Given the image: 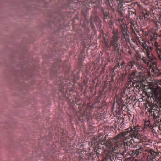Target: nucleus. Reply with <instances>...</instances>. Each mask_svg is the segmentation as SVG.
I'll return each instance as SVG.
<instances>
[{
    "label": "nucleus",
    "mask_w": 161,
    "mask_h": 161,
    "mask_svg": "<svg viewBox=\"0 0 161 161\" xmlns=\"http://www.w3.org/2000/svg\"><path fill=\"white\" fill-rule=\"evenodd\" d=\"M138 128L135 127L130 129V133L128 136H126V132H123L114 137V141L111 139L106 140L105 139L100 140L99 145L103 148L106 153V155L102 161H114L117 159H119L117 156L119 153L126 152L128 146L133 142L140 143L141 141H144L146 137L143 135L141 134L138 130Z\"/></svg>",
    "instance_id": "nucleus-1"
},
{
    "label": "nucleus",
    "mask_w": 161,
    "mask_h": 161,
    "mask_svg": "<svg viewBox=\"0 0 161 161\" xmlns=\"http://www.w3.org/2000/svg\"><path fill=\"white\" fill-rule=\"evenodd\" d=\"M141 44L146 55L142 58V60L147 65L149 71L153 73L155 76L161 77V70L157 69L156 58L152 53L153 47H148L144 42H142Z\"/></svg>",
    "instance_id": "nucleus-2"
},
{
    "label": "nucleus",
    "mask_w": 161,
    "mask_h": 161,
    "mask_svg": "<svg viewBox=\"0 0 161 161\" xmlns=\"http://www.w3.org/2000/svg\"><path fill=\"white\" fill-rule=\"evenodd\" d=\"M112 36L109 40L110 46L112 51L115 53L117 55L120 53L119 48L120 46V36L118 29L114 28L112 31Z\"/></svg>",
    "instance_id": "nucleus-3"
},
{
    "label": "nucleus",
    "mask_w": 161,
    "mask_h": 161,
    "mask_svg": "<svg viewBox=\"0 0 161 161\" xmlns=\"http://www.w3.org/2000/svg\"><path fill=\"white\" fill-rule=\"evenodd\" d=\"M152 93H151L148 97L150 99H152L153 102L161 104V84L158 83L155 85L152 90ZM148 106L152 107L154 105V103H152V100L151 103L148 102Z\"/></svg>",
    "instance_id": "nucleus-4"
},
{
    "label": "nucleus",
    "mask_w": 161,
    "mask_h": 161,
    "mask_svg": "<svg viewBox=\"0 0 161 161\" xmlns=\"http://www.w3.org/2000/svg\"><path fill=\"white\" fill-rule=\"evenodd\" d=\"M158 154L155 152L153 149H150L148 153V154L147 157V160L146 161H156L158 158ZM114 161H144L143 160L141 159H137L135 157L128 158L125 161H122L121 159H116Z\"/></svg>",
    "instance_id": "nucleus-5"
},
{
    "label": "nucleus",
    "mask_w": 161,
    "mask_h": 161,
    "mask_svg": "<svg viewBox=\"0 0 161 161\" xmlns=\"http://www.w3.org/2000/svg\"><path fill=\"white\" fill-rule=\"evenodd\" d=\"M136 67L138 70H140L142 72H145V67L143 64L142 62L141 61H135L134 60L128 62L126 65V71L128 72L130 70H135V68Z\"/></svg>",
    "instance_id": "nucleus-6"
},
{
    "label": "nucleus",
    "mask_w": 161,
    "mask_h": 161,
    "mask_svg": "<svg viewBox=\"0 0 161 161\" xmlns=\"http://www.w3.org/2000/svg\"><path fill=\"white\" fill-rule=\"evenodd\" d=\"M117 21L119 24L121 38L127 40L129 38L130 33L127 30V25L125 23V19L121 17L118 19Z\"/></svg>",
    "instance_id": "nucleus-7"
},
{
    "label": "nucleus",
    "mask_w": 161,
    "mask_h": 161,
    "mask_svg": "<svg viewBox=\"0 0 161 161\" xmlns=\"http://www.w3.org/2000/svg\"><path fill=\"white\" fill-rule=\"evenodd\" d=\"M151 115H153V120L154 122L153 125L158 126L161 125V119H159V112L158 110H155L153 108L149 111Z\"/></svg>",
    "instance_id": "nucleus-8"
},
{
    "label": "nucleus",
    "mask_w": 161,
    "mask_h": 161,
    "mask_svg": "<svg viewBox=\"0 0 161 161\" xmlns=\"http://www.w3.org/2000/svg\"><path fill=\"white\" fill-rule=\"evenodd\" d=\"M68 83H62L60 85L59 90L60 91L62 92L64 96H65V95L68 93V91L72 92V89L70 87H68L69 85Z\"/></svg>",
    "instance_id": "nucleus-9"
},
{
    "label": "nucleus",
    "mask_w": 161,
    "mask_h": 161,
    "mask_svg": "<svg viewBox=\"0 0 161 161\" xmlns=\"http://www.w3.org/2000/svg\"><path fill=\"white\" fill-rule=\"evenodd\" d=\"M152 44V46H150L149 47H153V49L155 50L158 58L161 60V46L155 40L153 41Z\"/></svg>",
    "instance_id": "nucleus-10"
},
{
    "label": "nucleus",
    "mask_w": 161,
    "mask_h": 161,
    "mask_svg": "<svg viewBox=\"0 0 161 161\" xmlns=\"http://www.w3.org/2000/svg\"><path fill=\"white\" fill-rule=\"evenodd\" d=\"M127 80L128 82L126 85L127 86V87L129 89L130 92L134 91L135 87L137 89L139 88V86L137 85V82L132 81L129 78H127Z\"/></svg>",
    "instance_id": "nucleus-11"
},
{
    "label": "nucleus",
    "mask_w": 161,
    "mask_h": 161,
    "mask_svg": "<svg viewBox=\"0 0 161 161\" xmlns=\"http://www.w3.org/2000/svg\"><path fill=\"white\" fill-rule=\"evenodd\" d=\"M135 70H130V71L127 72L126 71V67H125V73H122L121 75V76L120 78L119 79V80L121 81L122 82H125L126 80V78H127V74H129V75H130V76H134L135 75Z\"/></svg>",
    "instance_id": "nucleus-12"
},
{
    "label": "nucleus",
    "mask_w": 161,
    "mask_h": 161,
    "mask_svg": "<svg viewBox=\"0 0 161 161\" xmlns=\"http://www.w3.org/2000/svg\"><path fill=\"white\" fill-rule=\"evenodd\" d=\"M129 91V89L127 87L126 85V88H124L123 89H121L120 91V95L121 96V98H125L126 99L128 95L129 94L128 92Z\"/></svg>",
    "instance_id": "nucleus-13"
},
{
    "label": "nucleus",
    "mask_w": 161,
    "mask_h": 161,
    "mask_svg": "<svg viewBox=\"0 0 161 161\" xmlns=\"http://www.w3.org/2000/svg\"><path fill=\"white\" fill-rule=\"evenodd\" d=\"M130 29L131 30L132 33H135V32H137V24L136 22H131L130 23Z\"/></svg>",
    "instance_id": "nucleus-14"
},
{
    "label": "nucleus",
    "mask_w": 161,
    "mask_h": 161,
    "mask_svg": "<svg viewBox=\"0 0 161 161\" xmlns=\"http://www.w3.org/2000/svg\"><path fill=\"white\" fill-rule=\"evenodd\" d=\"M87 2H88V4H86L85 5V7H86L87 10H86L85 12H84L83 13V14L84 16L86 17L87 14V10H88L89 9H90V8H88V7H91L92 5V3H93V0H86Z\"/></svg>",
    "instance_id": "nucleus-15"
},
{
    "label": "nucleus",
    "mask_w": 161,
    "mask_h": 161,
    "mask_svg": "<svg viewBox=\"0 0 161 161\" xmlns=\"http://www.w3.org/2000/svg\"><path fill=\"white\" fill-rule=\"evenodd\" d=\"M85 111H82L81 110L79 112H78L77 113H76V116L78 117V119L79 120L81 119V118L83 116H86V115L85 114Z\"/></svg>",
    "instance_id": "nucleus-16"
},
{
    "label": "nucleus",
    "mask_w": 161,
    "mask_h": 161,
    "mask_svg": "<svg viewBox=\"0 0 161 161\" xmlns=\"http://www.w3.org/2000/svg\"><path fill=\"white\" fill-rule=\"evenodd\" d=\"M90 156L92 157V160L96 159L98 158L99 156L95 152V151L92 152L90 153Z\"/></svg>",
    "instance_id": "nucleus-17"
},
{
    "label": "nucleus",
    "mask_w": 161,
    "mask_h": 161,
    "mask_svg": "<svg viewBox=\"0 0 161 161\" xmlns=\"http://www.w3.org/2000/svg\"><path fill=\"white\" fill-rule=\"evenodd\" d=\"M143 148L140 147L138 149H137L135 151H133V153L134 154H135L136 155H138L139 153H140L142 151Z\"/></svg>",
    "instance_id": "nucleus-18"
},
{
    "label": "nucleus",
    "mask_w": 161,
    "mask_h": 161,
    "mask_svg": "<svg viewBox=\"0 0 161 161\" xmlns=\"http://www.w3.org/2000/svg\"><path fill=\"white\" fill-rule=\"evenodd\" d=\"M103 16L104 18L105 19H108L110 17L109 14L107 11L103 10Z\"/></svg>",
    "instance_id": "nucleus-19"
},
{
    "label": "nucleus",
    "mask_w": 161,
    "mask_h": 161,
    "mask_svg": "<svg viewBox=\"0 0 161 161\" xmlns=\"http://www.w3.org/2000/svg\"><path fill=\"white\" fill-rule=\"evenodd\" d=\"M97 155L99 156L102 154V153L103 152V150L100 148H98L95 151Z\"/></svg>",
    "instance_id": "nucleus-20"
},
{
    "label": "nucleus",
    "mask_w": 161,
    "mask_h": 161,
    "mask_svg": "<svg viewBox=\"0 0 161 161\" xmlns=\"http://www.w3.org/2000/svg\"><path fill=\"white\" fill-rule=\"evenodd\" d=\"M133 76V77H135L137 79H140L141 75V74L140 73H136V72L135 71V75L134 76Z\"/></svg>",
    "instance_id": "nucleus-21"
},
{
    "label": "nucleus",
    "mask_w": 161,
    "mask_h": 161,
    "mask_svg": "<svg viewBox=\"0 0 161 161\" xmlns=\"http://www.w3.org/2000/svg\"><path fill=\"white\" fill-rule=\"evenodd\" d=\"M120 66H121V64L117 62L116 64V65L114 66V68L113 69V70H115V69H117V68H119L120 67ZM122 65H121L122 67Z\"/></svg>",
    "instance_id": "nucleus-22"
},
{
    "label": "nucleus",
    "mask_w": 161,
    "mask_h": 161,
    "mask_svg": "<svg viewBox=\"0 0 161 161\" xmlns=\"http://www.w3.org/2000/svg\"><path fill=\"white\" fill-rule=\"evenodd\" d=\"M105 45H106V46H109L107 44V43H106V44H105Z\"/></svg>",
    "instance_id": "nucleus-23"
},
{
    "label": "nucleus",
    "mask_w": 161,
    "mask_h": 161,
    "mask_svg": "<svg viewBox=\"0 0 161 161\" xmlns=\"http://www.w3.org/2000/svg\"><path fill=\"white\" fill-rule=\"evenodd\" d=\"M129 54H131V52L130 51L129 52Z\"/></svg>",
    "instance_id": "nucleus-24"
},
{
    "label": "nucleus",
    "mask_w": 161,
    "mask_h": 161,
    "mask_svg": "<svg viewBox=\"0 0 161 161\" xmlns=\"http://www.w3.org/2000/svg\"><path fill=\"white\" fill-rule=\"evenodd\" d=\"M121 155H122V156H123V155L121 154Z\"/></svg>",
    "instance_id": "nucleus-25"
},
{
    "label": "nucleus",
    "mask_w": 161,
    "mask_h": 161,
    "mask_svg": "<svg viewBox=\"0 0 161 161\" xmlns=\"http://www.w3.org/2000/svg\"><path fill=\"white\" fill-rule=\"evenodd\" d=\"M148 126H150L148 125Z\"/></svg>",
    "instance_id": "nucleus-26"
}]
</instances>
